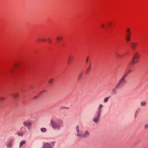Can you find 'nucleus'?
Segmentation results:
<instances>
[{"mask_svg": "<svg viewBox=\"0 0 148 148\" xmlns=\"http://www.w3.org/2000/svg\"><path fill=\"white\" fill-rule=\"evenodd\" d=\"M131 68L132 67L131 66L128 67L127 72L124 73L122 77L119 80V82L116 84L114 88L112 89L111 93V94H116L117 93L116 90L121 88L125 84L127 83V81L125 78L128 74L132 71Z\"/></svg>", "mask_w": 148, "mask_h": 148, "instance_id": "nucleus-1", "label": "nucleus"}, {"mask_svg": "<svg viewBox=\"0 0 148 148\" xmlns=\"http://www.w3.org/2000/svg\"><path fill=\"white\" fill-rule=\"evenodd\" d=\"M51 123L53 128L55 130H60L63 126V121L60 119H51Z\"/></svg>", "mask_w": 148, "mask_h": 148, "instance_id": "nucleus-2", "label": "nucleus"}, {"mask_svg": "<svg viewBox=\"0 0 148 148\" xmlns=\"http://www.w3.org/2000/svg\"><path fill=\"white\" fill-rule=\"evenodd\" d=\"M103 107V105L101 104L99 105V107L97 108L98 112L97 113V115L93 119V121L96 123H97L99 120V117L101 116V113L102 111V108Z\"/></svg>", "mask_w": 148, "mask_h": 148, "instance_id": "nucleus-3", "label": "nucleus"}, {"mask_svg": "<svg viewBox=\"0 0 148 148\" xmlns=\"http://www.w3.org/2000/svg\"><path fill=\"white\" fill-rule=\"evenodd\" d=\"M139 57L140 56L138 53L137 52H136L133 56L131 62V64H136L138 62Z\"/></svg>", "mask_w": 148, "mask_h": 148, "instance_id": "nucleus-4", "label": "nucleus"}, {"mask_svg": "<svg viewBox=\"0 0 148 148\" xmlns=\"http://www.w3.org/2000/svg\"><path fill=\"white\" fill-rule=\"evenodd\" d=\"M23 124L24 126L26 127L29 130L32 125V122L31 121L27 120L23 122Z\"/></svg>", "mask_w": 148, "mask_h": 148, "instance_id": "nucleus-5", "label": "nucleus"}, {"mask_svg": "<svg viewBox=\"0 0 148 148\" xmlns=\"http://www.w3.org/2000/svg\"><path fill=\"white\" fill-rule=\"evenodd\" d=\"M90 135L89 132L87 131H86L85 132L83 133H81L80 134H77V136H78L82 137L84 138H86L88 137Z\"/></svg>", "mask_w": 148, "mask_h": 148, "instance_id": "nucleus-6", "label": "nucleus"}, {"mask_svg": "<svg viewBox=\"0 0 148 148\" xmlns=\"http://www.w3.org/2000/svg\"><path fill=\"white\" fill-rule=\"evenodd\" d=\"M14 139H10L7 143V147L8 148H12V143L14 141Z\"/></svg>", "mask_w": 148, "mask_h": 148, "instance_id": "nucleus-7", "label": "nucleus"}, {"mask_svg": "<svg viewBox=\"0 0 148 148\" xmlns=\"http://www.w3.org/2000/svg\"><path fill=\"white\" fill-rule=\"evenodd\" d=\"M25 127H22L21 128V132H18V136H22L23 134L25 132Z\"/></svg>", "mask_w": 148, "mask_h": 148, "instance_id": "nucleus-8", "label": "nucleus"}, {"mask_svg": "<svg viewBox=\"0 0 148 148\" xmlns=\"http://www.w3.org/2000/svg\"><path fill=\"white\" fill-rule=\"evenodd\" d=\"M137 45L138 43L136 42H133L131 43L130 46L132 49L133 51H134L135 50Z\"/></svg>", "mask_w": 148, "mask_h": 148, "instance_id": "nucleus-9", "label": "nucleus"}, {"mask_svg": "<svg viewBox=\"0 0 148 148\" xmlns=\"http://www.w3.org/2000/svg\"><path fill=\"white\" fill-rule=\"evenodd\" d=\"M74 57L72 56H69L67 59L68 62L69 64H71L73 62Z\"/></svg>", "mask_w": 148, "mask_h": 148, "instance_id": "nucleus-10", "label": "nucleus"}, {"mask_svg": "<svg viewBox=\"0 0 148 148\" xmlns=\"http://www.w3.org/2000/svg\"><path fill=\"white\" fill-rule=\"evenodd\" d=\"M42 148H53L52 146H51L49 143H45L44 144Z\"/></svg>", "mask_w": 148, "mask_h": 148, "instance_id": "nucleus-11", "label": "nucleus"}, {"mask_svg": "<svg viewBox=\"0 0 148 148\" xmlns=\"http://www.w3.org/2000/svg\"><path fill=\"white\" fill-rule=\"evenodd\" d=\"M46 92V90H44L41 93H40V94L38 95L35 96L34 97L35 99H37L38 97L40 96H43L45 95V93Z\"/></svg>", "mask_w": 148, "mask_h": 148, "instance_id": "nucleus-12", "label": "nucleus"}, {"mask_svg": "<svg viewBox=\"0 0 148 148\" xmlns=\"http://www.w3.org/2000/svg\"><path fill=\"white\" fill-rule=\"evenodd\" d=\"M91 69V65L86 66L85 68V73L86 74L89 73Z\"/></svg>", "mask_w": 148, "mask_h": 148, "instance_id": "nucleus-13", "label": "nucleus"}, {"mask_svg": "<svg viewBox=\"0 0 148 148\" xmlns=\"http://www.w3.org/2000/svg\"><path fill=\"white\" fill-rule=\"evenodd\" d=\"M126 32L127 33V36H131V32L129 28H128L126 29Z\"/></svg>", "mask_w": 148, "mask_h": 148, "instance_id": "nucleus-14", "label": "nucleus"}, {"mask_svg": "<svg viewBox=\"0 0 148 148\" xmlns=\"http://www.w3.org/2000/svg\"><path fill=\"white\" fill-rule=\"evenodd\" d=\"M146 105V102L145 101H142L140 102V105L142 107H144Z\"/></svg>", "mask_w": 148, "mask_h": 148, "instance_id": "nucleus-15", "label": "nucleus"}, {"mask_svg": "<svg viewBox=\"0 0 148 148\" xmlns=\"http://www.w3.org/2000/svg\"><path fill=\"white\" fill-rule=\"evenodd\" d=\"M12 95L13 97L15 99L19 97V95L18 93H14Z\"/></svg>", "mask_w": 148, "mask_h": 148, "instance_id": "nucleus-16", "label": "nucleus"}, {"mask_svg": "<svg viewBox=\"0 0 148 148\" xmlns=\"http://www.w3.org/2000/svg\"><path fill=\"white\" fill-rule=\"evenodd\" d=\"M76 131H77V133L76 134V135H77V134H81V132L79 133V126L78 125H77L76 127Z\"/></svg>", "mask_w": 148, "mask_h": 148, "instance_id": "nucleus-17", "label": "nucleus"}, {"mask_svg": "<svg viewBox=\"0 0 148 148\" xmlns=\"http://www.w3.org/2000/svg\"><path fill=\"white\" fill-rule=\"evenodd\" d=\"M83 73V72H81L80 73V74H79V75L78 77V81H79L80 79L82 76Z\"/></svg>", "mask_w": 148, "mask_h": 148, "instance_id": "nucleus-18", "label": "nucleus"}, {"mask_svg": "<svg viewBox=\"0 0 148 148\" xmlns=\"http://www.w3.org/2000/svg\"><path fill=\"white\" fill-rule=\"evenodd\" d=\"M25 143V140H22L20 143L19 147H21L23 146Z\"/></svg>", "mask_w": 148, "mask_h": 148, "instance_id": "nucleus-19", "label": "nucleus"}, {"mask_svg": "<svg viewBox=\"0 0 148 148\" xmlns=\"http://www.w3.org/2000/svg\"><path fill=\"white\" fill-rule=\"evenodd\" d=\"M40 130L42 132H45L47 131V129L45 128H42L40 129Z\"/></svg>", "mask_w": 148, "mask_h": 148, "instance_id": "nucleus-20", "label": "nucleus"}, {"mask_svg": "<svg viewBox=\"0 0 148 148\" xmlns=\"http://www.w3.org/2000/svg\"><path fill=\"white\" fill-rule=\"evenodd\" d=\"M110 97H106L104 99L103 101L105 103H106L107 102Z\"/></svg>", "mask_w": 148, "mask_h": 148, "instance_id": "nucleus-21", "label": "nucleus"}, {"mask_svg": "<svg viewBox=\"0 0 148 148\" xmlns=\"http://www.w3.org/2000/svg\"><path fill=\"white\" fill-rule=\"evenodd\" d=\"M131 36H127L126 37V39L127 42H129L130 41Z\"/></svg>", "mask_w": 148, "mask_h": 148, "instance_id": "nucleus-22", "label": "nucleus"}, {"mask_svg": "<svg viewBox=\"0 0 148 148\" xmlns=\"http://www.w3.org/2000/svg\"><path fill=\"white\" fill-rule=\"evenodd\" d=\"M63 37L61 36H59L56 37V39L58 40H60L63 39Z\"/></svg>", "mask_w": 148, "mask_h": 148, "instance_id": "nucleus-23", "label": "nucleus"}, {"mask_svg": "<svg viewBox=\"0 0 148 148\" xmlns=\"http://www.w3.org/2000/svg\"><path fill=\"white\" fill-rule=\"evenodd\" d=\"M53 79H51L49 80V82L51 85H52L53 84Z\"/></svg>", "mask_w": 148, "mask_h": 148, "instance_id": "nucleus-24", "label": "nucleus"}, {"mask_svg": "<svg viewBox=\"0 0 148 148\" xmlns=\"http://www.w3.org/2000/svg\"><path fill=\"white\" fill-rule=\"evenodd\" d=\"M139 109H138L135 112V115H134V116H135V118H136V117L138 115V110H139Z\"/></svg>", "mask_w": 148, "mask_h": 148, "instance_id": "nucleus-25", "label": "nucleus"}, {"mask_svg": "<svg viewBox=\"0 0 148 148\" xmlns=\"http://www.w3.org/2000/svg\"><path fill=\"white\" fill-rule=\"evenodd\" d=\"M116 55L117 56V58H121L122 57V56L121 55L117 53L116 54Z\"/></svg>", "mask_w": 148, "mask_h": 148, "instance_id": "nucleus-26", "label": "nucleus"}, {"mask_svg": "<svg viewBox=\"0 0 148 148\" xmlns=\"http://www.w3.org/2000/svg\"><path fill=\"white\" fill-rule=\"evenodd\" d=\"M88 58H89L87 56L86 58V63L87 64H91V63H88Z\"/></svg>", "mask_w": 148, "mask_h": 148, "instance_id": "nucleus-27", "label": "nucleus"}, {"mask_svg": "<svg viewBox=\"0 0 148 148\" xmlns=\"http://www.w3.org/2000/svg\"><path fill=\"white\" fill-rule=\"evenodd\" d=\"M144 129L146 130V129L147 128H148V124H145L144 126Z\"/></svg>", "mask_w": 148, "mask_h": 148, "instance_id": "nucleus-28", "label": "nucleus"}, {"mask_svg": "<svg viewBox=\"0 0 148 148\" xmlns=\"http://www.w3.org/2000/svg\"><path fill=\"white\" fill-rule=\"evenodd\" d=\"M69 108L66 107H64V106H61V107H60V109H64Z\"/></svg>", "mask_w": 148, "mask_h": 148, "instance_id": "nucleus-29", "label": "nucleus"}, {"mask_svg": "<svg viewBox=\"0 0 148 148\" xmlns=\"http://www.w3.org/2000/svg\"><path fill=\"white\" fill-rule=\"evenodd\" d=\"M4 98L2 97H0V101H2L4 100Z\"/></svg>", "mask_w": 148, "mask_h": 148, "instance_id": "nucleus-30", "label": "nucleus"}, {"mask_svg": "<svg viewBox=\"0 0 148 148\" xmlns=\"http://www.w3.org/2000/svg\"><path fill=\"white\" fill-rule=\"evenodd\" d=\"M51 144H52V146L53 147V146L54 145V144L55 143V142H51Z\"/></svg>", "mask_w": 148, "mask_h": 148, "instance_id": "nucleus-31", "label": "nucleus"}, {"mask_svg": "<svg viewBox=\"0 0 148 148\" xmlns=\"http://www.w3.org/2000/svg\"><path fill=\"white\" fill-rule=\"evenodd\" d=\"M105 26V25L104 24H102L101 25V27L102 28H103Z\"/></svg>", "mask_w": 148, "mask_h": 148, "instance_id": "nucleus-32", "label": "nucleus"}, {"mask_svg": "<svg viewBox=\"0 0 148 148\" xmlns=\"http://www.w3.org/2000/svg\"><path fill=\"white\" fill-rule=\"evenodd\" d=\"M48 40L49 43H51V41L50 39H48Z\"/></svg>", "mask_w": 148, "mask_h": 148, "instance_id": "nucleus-33", "label": "nucleus"}, {"mask_svg": "<svg viewBox=\"0 0 148 148\" xmlns=\"http://www.w3.org/2000/svg\"><path fill=\"white\" fill-rule=\"evenodd\" d=\"M41 40L42 41H45V39H41Z\"/></svg>", "mask_w": 148, "mask_h": 148, "instance_id": "nucleus-34", "label": "nucleus"}, {"mask_svg": "<svg viewBox=\"0 0 148 148\" xmlns=\"http://www.w3.org/2000/svg\"><path fill=\"white\" fill-rule=\"evenodd\" d=\"M108 25L109 26H110V25H111V23H108Z\"/></svg>", "mask_w": 148, "mask_h": 148, "instance_id": "nucleus-35", "label": "nucleus"}, {"mask_svg": "<svg viewBox=\"0 0 148 148\" xmlns=\"http://www.w3.org/2000/svg\"><path fill=\"white\" fill-rule=\"evenodd\" d=\"M40 40V39H38V41H39Z\"/></svg>", "mask_w": 148, "mask_h": 148, "instance_id": "nucleus-36", "label": "nucleus"}]
</instances>
